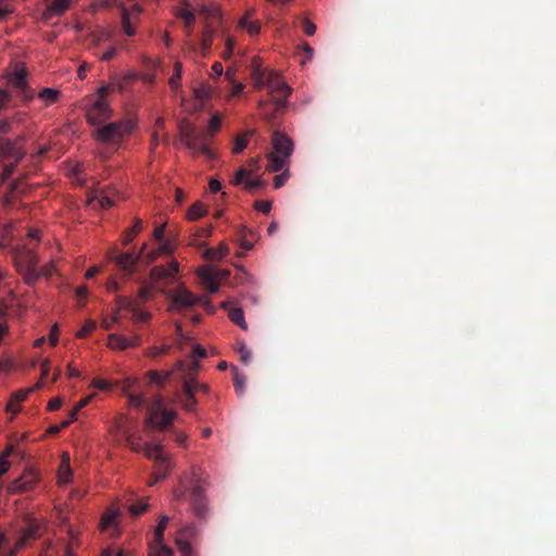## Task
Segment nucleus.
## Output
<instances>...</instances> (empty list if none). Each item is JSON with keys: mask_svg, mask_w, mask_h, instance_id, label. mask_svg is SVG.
<instances>
[{"mask_svg": "<svg viewBox=\"0 0 556 556\" xmlns=\"http://www.w3.org/2000/svg\"><path fill=\"white\" fill-rule=\"evenodd\" d=\"M147 508H148V503L142 501V502L131 504L128 509L132 516H139L142 513H144L147 510Z\"/></svg>", "mask_w": 556, "mask_h": 556, "instance_id": "51", "label": "nucleus"}, {"mask_svg": "<svg viewBox=\"0 0 556 556\" xmlns=\"http://www.w3.org/2000/svg\"><path fill=\"white\" fill-rule=\"evenodd\" d=\"M147 249V243H143L140 251L138 253L134 252H122L117 253L115 250L110 252V260L116 264L118 269L123 271L126 276H131L135 271V267L138 264L139 260L143 255L144 250Z\"/></svg>", "mask_w": 556, "mask_h": 556, "instance_id": "9", "label": "nucleus"}, {"mask_svg": "<svg viewBox=\"0 0 556 556\" xmlns=\"http://www.w3.org/2000/svg\"><path fill=\"white\" fill-rule=\"evenodd\" d=\"M132 128L130 121L103 124L92 131V138L102 144L118 146Z\"/></svg>", "mask_w": 556, "mask_h": 556, "instance_id": "4", "label": "nucleus"}, {"mask_svg": "<svg viewBox=\"0 0 556 556\" xmlns=\"http://www.w3.org/2000/svg\"><path fill=\"white\" fill-rule=\"evenodd\" d=\"M123 440L131 451L143 452L149 459L154 460L156 467V477L149 482V485H154L160 479L165 478L170 468V460L168 456L163 453L162 445H151L149 443L141 445L138 442L137 435L132 431L123 438Z\"/></svg>", "mask_w": 556, "mask_h": 556, "instance_id": "2", "label": "nucleus"}, {"mask_svg": "<svg viewBox=\"0 0 556 556\" xmlns=\"http://www.w3.org/2000/svg\"><path fill=\"white\" fill-rule=\"evenodd\" d=\"M140 13L139 9L135 5L132 7L131 11H129L126 8H123L122 10V29L125 35L128 37H131L136 34V28L131 24V18L134 16H138Z\"/></svg>", "mask_w": 556, "mask_h": 556, "instance_id": "21", "label": "nucleus"}, {"mask_svg": "<svg viewBox=\"0 0 556 556\" xmlns=\"http://www.w3.org/2000/svg\"><path fill=\"white\" fill-rule=\"evenodd\" d=\"M136 78V75L132 73H129L126 75L123 79H118L116 81H112L110 86H102L98 89V97L97 99L105 100L106 94L109 93L110 89H117L119 91L124 90L125 86L134 80Z\"/></svg>", "mask_w": 556, "mask_h": 556, "instance_id": "23", "label": "nucleus"}, {"mask_svg": "<svg viewBox=\"0 0 556 556\" xmlns=\"http://www.w3.org/2000/svg\"><path fill=\"white\" fill-rule=\"evenodd\" d=\"M116 302L119 309L131 311V308L138 305V303H136L135 300H131L126 296H117Z\"/></svg>", "mask_w": 556, "mask_h": 556, "instance_id": "47", "label": "nucleus"}, {"mask_svg": "<svg viewBox=\"0 0 556 556\" xmlns=\"http://www.w3.org/2000/svg\"><path fill=\"white\" fill-rule=\"evenodd\" d=\"M252 131H248L244 134H241L235 138V144L232 148V152L235 154L241 153L248 146L250 136L252 135Z\"/></svg>", "mask_w": 556, "mask_h": 556, "instance_id": "35", "label": "nucleus"}, {"mask_svg": "<svg viewBox=\"0 0 556 556\" xmlns=\"http://www.w3.org/2000/svg\"><path fill=\"white\" fill-rule=\"evenodd\" d=\"M33 389L20 390L12 394L9 403L7 404V410L15 415L18 412L17 405L25 401Z\"/></svg>", "mask_w": 556, "mask_h": 556, "instance_id": "27", "label": "nucleus"}, {"mask_svg": "<svg viewBox=\"0 0 556 556\" xmlns=\"http://www.w3.org/2000/svg\"><path fill=\"white\" fill-rule=\"evenodd\" d=\"M200 14L202 16H204V18H217L219 17V11L218 9L214 8V7H206V5H203L201 9H200Z\"/></svg>", "mask_w": 556, "mask_h": 556, "instance_id": "50", "label": "nucleus"}, {"mask_svg": "<svg viewBox=\"0 0 556 556\" xmlns=\"http://www.w3.org/2000/svg\"><path fill=\"white\" fill-rule=\"evenodd\" d=\"M169 517L162 516L159 520V523L154 530V541L162 543L164 541V530L168 523Z\"/></svg>", "mask_w": 556, "mask_h": 556, "instance_id": "40", "label": "nucleus"}, {"mask_svg": "<svg viewBox=\"0 0 556 556\" xmlns=\"http://www.w3.org/2000/svg\"><path fill=\"white\" fill-rule=\"evenodd\" d=\"M184 382H191L194 394H195V392H202V393H205V394L210 392V386L206 384V383L198 382L195 380V378H188L187 377Z\"/></svg>", "mask_w": 556, "mask_h": 556, "instance_id": "48", "label": "nucleus"}, {"mask_svg": "<svg viewBox=\"0 0 556 556\" xmlns=\"http://www.w3.org/2000/svg\"><path fill=\"white\" fill-rule=\"evenodd\" d=\"M198 276L203 286L206 283H211V281H213L217 278L216 273L208 267L200 268L198 270Z\"/></svg>", "mask_w": 556, "mask_h": 556, "instance_id": "41", "label": "nucleus"}, {"mask_svg": "<svg viewBox=\"0 0 556 556\" xmlns=\"http://www.w3.org/2000/svg\"><path fill=\"white\" fill-rule=\"evenodd\" d=\"M238 353L240 354L241 362L248 365L252 357L251 351L244 344H241L238 349Z\"/></svg>", "mask_w": 556, "mask_h": 556, "instance_id": "57", "label": "nucleus"}, {"mask_svg": "<svg viewBox=\"0 0 556 556\" xmlns=\"http://www.w3.org/2000/svg\"><path fill=\"white\" fill-rule=\"evenodd\" d=\"M12 452V446H10L5 452L0 455V477L4 475L11 467L10 462L8 460L9 455Z\"/></svg>", "mask_w": 556, "mask_h": 556, "instance_id": "45", "label": "nucleus"}, {"mask_svg": "<svg viewBox=\"0 0 556 556\" xmlns=\"http://www.w3.org/2000/svg\"><path fill=\"white\" fill-rule=\"evenodd\" d=\"M254 207L257 211L263 212L264 214H267V213H269V211L271 208V202L258 200V201H255Z\"/></svg>", "mask_w": 556, "mask_h": 556, "instance_id": "59", "label": "nucleus"}, {"mask_svg": "<svg viewBox=\"0 0 556 556\" xmlns=\"http://www.w3.org/2000/svg\"><path fill=\"white\" fill-rule=\"evenodd\" d=\"M128 402L135 408H141L147 403L144 394H128Z\"/></svg>", "mask_w": 556, "mask_h": 556, "instance_id": "44", "label": "nucleus"}, {"mask_svg": "<svg viewBox=\"0 0 556 556\" xmlns=\"http://www.w3.org/2000/svg\"><path fill=\"white\" fill-rule=\"evenodd\" d=\"M271 142L274 147L273 153L281 155L286 159L291 156L293 152V142L288 136L279 131H274Z\"/></svg>", "mask_w": 556, "mask_h": 556, "instance_id": "15", "label": "nucleus"}, {"mask_svg": "<svg viewBox=\"0 0 556 556\" xmlns=\"http://www.w3.org/2000/svg\"><path fill=\"white\" fill-rule=\"evenodd\" d=\"M176 416L177 414L175 410L167 409L164 406L163 396L156 395L148 408L147 424L152 428L165 431L169 429V426Z\"/></svg>", "mask_w": 556, "mask_h": 556, "instance_id": "7", "label": "nucleus"}, {"mask_svg": "<svg viewBox=\"0 0 556 556\" xmlns=\"http://www.w3.org/2000/svg\"><path fill=\"white\" fill-rule=\"evenodd\" d=\"M87 293H88V290H87L86 286H81L76 290V296L79 301V305L85 304V301L87 299Z\"/></svg>", "mask_w": 556, "mask_h": 556, "instance_id": "62", "label": "nucleus"}, {"mask_svg": "<svg viewBox=\"0 0 556 556\" xmlns=\"http://www.w3.org/2000/svg\"><path fill=\"white\" fill-rule=\"evenodd\" d=\"M175 366V370L177 374H180L182 382L186 378H195L198 371L200 370V364L197 359H192L189 364L177 361Z\"/></svg>", "mask_w": 556, "mask_h": 556, "instance_id": "20", "label": "nucleus"}, {"mask_svg": "<svg viewBox=\"0 0 556 556\" xmlns=\"http://www.w3.org/2000/svg\"><path fill=\"white\" fill-rule=\"evenodd\" d=\"M169 298L172 300V308L180 311L182 308H189L202 301V296L194 295L191 291L182 286L169 291Z\"/></svg>", "mask_w": 556, "mask_h": 556, "instance_id": "11", "label": "nucleus"}, {"mask_svg": "<svg viewBox=\"0 0 556 556\" xmlns=\"http://www.w3.org/2000/svg\"><path fill=\"white\" fill-rule=\"evenodd\" d=\"M178 262L172 261L167 267L154 266L150 271V277L153 281H160L166 278H174L178 271Z\"/></svg>", "mask_w": 556, "mask_h": 556, "instance_id": "17", "label": "nucleus"}, {"mask_svg": "<svg viewBox=\"0 0 556 556\" xmlns=\"http://www.w3.org/2000/svg\"><path fill=\"white\" fill-rule=\"evenodd\" d=\"M233 371H235L233 382H235L236 391L239 395H242L243 391H244L245 378H244V376H242L238 372L237 367H233Z\"/></svg>", "mask_w": 556, "mask_h": 556, "instance_id": "46", "label": "nucleus"}, {"mask_svg": "<svg viewBox=\"0 0 556 556\" xmlns=\"http://www.w3.org/2000/svg\"><path fill=\"white\" fill-rule=\"evenodd\" d=\"M175 374H177L175 366L173 369L165 371L149 370L146 374V379L149 383L155 384L159 389H163Z\"/></svg>", "mask_w": 556, "mask_h": 556, "instance_id": "16", "label": "nucleus"}, {"mask_svg": "<svg viewBox=\"0 0 556 556\" xmlns=\"http://www.w3.org/2000/svg\"><path fill=\"white\" fill-rule=\"evenodd\" d=\"M98 201L102 208H109L114 205V200L104 191H101L98 195Z\"/></svg>", "mask_w": 556, "mask_h": 556, "instance_id": "52", "label": "nucleus"}, {"mask_svg": "<svg viewBox=\"0 0 556 556\" xmlns=\"http://www.w3.org/2000/svg\"><path fill=\"white\" fill-rule=\"evenodd\" d=\"M206 206L201 202H195L187 212L189 220H197L206 214Z\"/></svg>", "mask_w": 556, "mask_h": 556, "instance_id": "32", "label": "nucleus"}, {"mask_svg": "<svg viewBox=\"0 0 556 556\" xmlns=\"http://www.w3.org/2000/svg\"><path fill=\"white\" fill-rule=\"evenodd\" d=\"M38 481L37 473L33 470H26L23 476L10 483L8 491L10 493H24L34 489Z\"/></svg>", "mask_w": 556, "mask_h": 556, "instance_id": "14", "label": "nucleus"}, {"mask_svg": "<svg viewBox=\"0 0 556 556\" xmlns=\"http://www.w3.org/2000/svg\"><path fill=\"white\" fill-rule=\"evenodd\" d=\"M179 402L187 412L195 410L198 401L193 393L191 382H182V394L179 396Z\"/></svg>", "mask_w": 556, "mask_h": 556, "instance_id": "19", "label": "nucleus"}, {"mask_svg": "<svg viewBox=\"0 0 556 556\" xmlns=\"http://www.w3.org/2000/svg\"><path fill=\"white\" fill-rule=\"evenodd\" d=\"M40 535V525L34 519H27L26 526L23 529L22 538L17 542V546L23 547L28 543V541L36 540Z\"/></svg>", "mask_w": 556, "mask_h": 556, "instance_id": "18", "label": "nucleus"}, {"mask_svg": "<svg viewBox=\"0 0 556 556\" xmlns=\"http://www.w3.org/2000/svg\"><path fill=\"white\" fill-rule=\"evenodd\" d=\"M141 229H142L141 219L136 218L131 229L125 233L124 239H123V244L124 245L129 244L134 240V238L141 231Z\"/></svg>", "mask_w": 556, "mask_h": 556, "instance_id": "39", "label": "nucleus"}, {"mask_svg": "<svg viewBox=\"0 0 556 556\" xmlns=\"http://www.w3.org/2000/svg\"><path fill=\"white\" fill-rule=\"evenodd\" d=\"M150 295H151V288L148 286H143L139 289L138 299L135 301L139 305V304L146 302L150 298Z\"/></svg>", "mask_w": 556, "mask_h": 556, "instance_id": "56", "label": "nucleus"}, {"mask_svg": "<svg viewBox=\"0 0 556 556\" xmlns=\"http://www.w3.org/2000/svg\"><path fill=\"white\" fill-rule=\"evenodd\" d=\"M118 319H119V315H118V312H117L114 316H112L110 318H104L102 320L101 325H102V327L104 329L110 330V329L113 328L114 324H116L118 321Z\"/></svg>", "mask_w": 556, "mask_h": 556, "instance_id": "60", "label": "nucleus"}, {"mask_svg": "<svg viewBox=\"0 0 556 556\" xmlns=\"http://www.w3.org/2000/svg\"><path fill=\"white\" fill-rule=\"evenodd\" d=\"M111 115L112 110L109 103L102 99H96L86 113L87 122L97 127L105 124L111 118Z\"/></svg>", "mask_w": 556, "mask_h": 556, "instance_id": "10", "label": "nucleus"}, {"mask_svg": "<svg viewBox=\"0 0 556 556\" xmlns=\"http://www.w3.org/2000/svg\"><path fill=\"white\" fill-rule=\"evenodd\" d=\"M161 255L159 249L156 250H152V251H149L146 253V251L143 252V255L141 257H143L148 264H151L153 263L159 256Z\"/></svg>", "mask_w": 556, "mask_h": 556, "instance_id": "61", "label": "nucleus"}, {"mask_svg": "<svg viewBox=\"0 0 556 556\" xmlns=\"http://www.w3.org/2000/svg\"><path fill=\"white\" fill-rule=\"evenodd\" d=\"M111 432L116 437H121L122 439L125 438L128 433H130L131 426L129 424L128 418L124 415H119L118 417H116L111 427Z\"/></svg>", "mask_w": 556, "mask_h": 556, "instance_id": "24", "label": "nucleus"}, {"mask_svg": "<svg viewBox=\"0 0 556 556\" xmlns=\"http://www.w3.org/2000/svg\"><path fill=\"white\" fill-rule=\"evenodd\" d=\"M288 179H289V172H288V169H285L281 174L276 175L274 177L275 188L276 189L281 188L282 186H285V184L287 182Z\"/></svg>", "mask_w": 556, "mask_h": 556, "instance_id": "55", "label": "nucleus"}, {"mask_svg": "<svg viewBox=\"0 0 556 556\" xmlns=\"http://www.w3.org/2000/svg\"><path fill=\"white\" fill-rule=\"evenodd\" d=\"M150 556H173V552L163 542L154 541L150 546Z\"/></svg>", "mask_w": 556, "mask_h": 556, "instance_id": "36", "label": "nucleus"}, {"mask_svg": "<svg viewBox=\"0 0 556 556\" xmlns=\"http://www.w3.org/2000/svg\"><path fill=\"white\" fill-rule=\"evenodd\" d=\"M116 515L113 511H106L101 518V527L102 529H106L111 526H113L115 521Z\"/></svg>", "mask_w": 556, "mask_h": 556, "instance_id": "54", "label": "nucleus"}, {"mask_svg": "<svg viewBox=\"0 0 556 556\" xmlns=\"http://www.w3.org/2000/svg\"><path fill=\"white\" fill-rule=\"evenodd\" d=\"M228 317L233 324L238 325L241 329H248V325L244 320L243 311L241 308H231L228 312Z\"/></svg>", "mask_w": 556, "mask_h": 556, "instance_id": "34", "label": "nucleus"}, {"mask_svg": "<svg viewBox=\"0 0 556 556\" xmlns=\"http://www.w3.org/2000/svg\"><path fill=\"white\" fill-rule=\"evenodd\" d=\"M228 254V248L225 244H219L217 249H206L204 252L205 258L210 261H220Z\"/></svg>", "mask_w": 556, "mask_h": 556, "instance_id": "30", "label": "nucleus"}, {"mask_svg": "<svg viewBox=\"0 0 556 556\" xmlns=\"http://www.w3.org/2000/svg\"><path fill=\"white\" fill-rule=\"evenodd\" d=\"M251 78L255 89L266 88L270 100H261L260 106L265 111L267 105H274V112L270 113L268 118H273L276 113L280 112L287 106V99L291 93V88L282 79L279 73L263 68L256 61L253 62Z\"/></svg>", "mask_w": 556, "mask_h": 556, "instance_id": "1", "label": "nucleus"}, {"mask_svg": "<svg viewBox=\"0 0 556 556\" xmlns=\"http://www.w3.org/2000/svg\"><path fill=\"white\" fill-rule=\"evenodd\" d=\"M251 176L252 169L240 167L231 182L236 186L243 184L244 189L249 192L262 189L265 186L266 182L264 180L261 178L252 179Z\"/></svg>", "mask_w": 556, "mask_h": 556, "instance_id": "13", "label": "nucleus"}, {"mask_svg": "<svg viewBox=\"0 0 556 556\" xmlns=\"http://www.w3.org/2000/svg\"><path fill=\"white\" fill-rule=\"evenodd\" d=\"M194 97L200 101H204L211 97V88L207 86H201L194 89Z\"/></svg>", "mask_w": 556, "mask_h": 556, "instance_id": "53", "label": "nucleus"}, {"mask_svg": "<svg viewBox=\"0 0 556 556\" xmlns=\"http://www.w3.org/2000/svg\"><path fill=\"white\" fill-rule=\"evenodd\" d=\"M53 271H54L53 263L46 264L40 269H38V274H40V277L41 276L50 277L53 274Z\"/></svg>", "mask_w": 556, "mask_h": 556, "instance_id": "64", "label": "nucleus"}, {"mask_svg": "<svg viewBox=\"0 0 556 556\" xmlns=\"http://www.w3.org/2000/svg\"><path fill=\"white\" fill-rule=\"evenodd\" d=\"M14 266L18 274L23 276L25 283L33 286L40 278L38 274V256L29 248L16 247L13 249Z\"/></svg>", "mask_w": 556, "mask_h": 556, "instance_id": "3", "label": "nucleus"}, {"mask_svg": "<svg viewBox=\"0 0 556 556\" xmlns=\"http://www.w3.org/2000/svg\"><path fill=\"white\" fill-rule=\"evenodd\" d=\"M26 74L25 68L16 70L10 78L11 84L17 89L24 91L27 87Z\"/></svg>", "mask_w": 556, "mask_h": 556, "instance_id": "29", "label": "nucleus"}, {"mask_svg": "<svg viewBox=\"0 0 556 556\" xmlns=\"http://www.w3.org/2000/svg\"><path fill=\"white\" fill-rule=\"evenodd\" d=\"M101 556H135V555L131 552L124 551V549H118L116 552V554L114 555L113 551L108 548V549L103 551Z\"/></svg>", "mask_w": 556, "mask_h": 556, "instance_id": "63", "label": "nucleus"}, {"mask_svg": "<svg viewBox=\"0 0 556 556\" xmlns=\"http://www.w3.org/2000/svg\"><path fill=\"white\" fill-rule=\"evenodd\" d=\"M38 97L45 101L47 105H50L59 100L60 91L53 88H43Z\"/></svg>", "mask_w": 556, "mask_h": 556, "instance_id": "33", "label": "nucleus"}, {"mask_svg": "<svg viewBox=\"0 0 556 556\" xmlns=\"http://www.w3.org/2000/svg\"><path fill=\"white\" fill-rule=\"evenodd\" d=\"M182 74V64L180 62H176L174 66V73L169 78V86L172 89L177 90L180 86Z\"/></svg>", "mask_w": 556, "mask_h": 556, "instance_id": "38", "label": "nucleus"}, {"mask_svg": "<svg viewBox=\"0 0 556 556\" xmlns=\"http://www.w3.org/2000/svg\"><path fill=\"white\" fill-rule=\"evenodd\" d=\"M288 164H289V159H286L281 155L273 153V152L267 154L266 169L268 172H271V173L279 172Z\"/></svg>", "mask_w": 556, "mask_h": 556, "instance_id": "26", "label": "nucleus"}, {"mask_svg": "<svg viewBox=\"0 0 556 556\" xmlns=\"http://www.w3.org/2000/svg\"><path fill=\"white\" fill-rule=\"evenodd\" d=\"M72 475L73 473L70 466V456L67 454H64L58 471L59 483H68L72 479Z\"/></svg>", "mask_w": 556, "mask_h": 556, "instance_id": "28", "label": "nucleus"}, {"mask_svg": "<svg viewBox=\"0 0 556 556\" xmlns=\"http://www.w3.org/2000/svg\"><path fill=\"white\" fill-rule=\"evenodd\" d=\"M109 346L111 349L126 350L127 348L137 346L140 344V339L135 337L134 340H129L124 336L112 333L109 336Z\"/></svg>", "mask_w": 556, "mask_h": 556, "instance_id": "22", "label": "nucleus"}, {"mask_svg": "<svg viewBox=\"0 0 556 556\" xmlns=\"http://www.w3.org/2000/svg\"><path fill=\"white\" fill-rule=\"evenodd\" d=\"M201 470L193 467L190 471V480L194 484L190 492V505L192 514L201 519L205 520L208 514V502L205 496L204 488L202 486Z\"/></svg>", "mask_w": 556, "mask_h": 556, "instance_id": "6", "label": "nucleus"}, {"mask_svg": "<svg viewBox=\"0 0 556 556\" xmlns=\"http://www.w3.org/2000/svg\"><path fill=\"white\" fill-rule=\"evenodd\" d=\"M213 35L214 29L210 25H206L201 39V48L204 53L211 49L213 42Z\"/></svg>", "mask_w": 556, "mask_h": 556, "instance_id": "37", "label": "nucleus"}, {"mask_svg": "<svg viewBox=\"0 0 556 556\" xmlns=\"http://www.w3.org/2000/svg\"><path fill=\"white\" fill-rule=\"evenodd\" d=\"M131 318L136 323H143V321H147L149 320L150 318V313L148 312H144V311H141L138 305L135 306L134 308H131Z\"/></svg>", "mask_w": 556, "mask_h": 556, "instance_id": "43", "label": "nucleus"}, {"mask_svg": "<svg viewBox=\"0 0 556 556\" xmlns=\"http://www.w3.org/2000/svg\"><path fill=\"white\" fill-rule=\"evenodd\" d=\"M97 327L96 321L93 320H86L85 325L81 327V329L78 330L77 337L78 338H86L88 337Z\"/></svg>", "mask_w": 556, "mask_h": 556, "instance_id": "49", "label": "nucleus"}, {"mask_svg": "<svg viewBox=\"0 0 556 556\" xmlns=\"http://www.w3.org/2000/svg\"><path fill=\"white\" fill-rule=\"evenodd\" d=\"M182 137L186 147L192 152L193 155H204L208 160L215 157L214 152L208 147V141L211 138L207 131H197L193 128H188L184 131Z\"/></svg>", "mask_w": 556, "mask_h": 556, "instance_id": "8", "label": "nucleus"}, {"mask_svg": "<svg viewBox=\"0 0 556 556\" xmlns=\"http://www.w3.org/2000/svg\"><path fill=\"white\" fill-rule=\"evenodd\" d=\"M302 26H303V31L307 35V36H313L316 31V25L307 20V18H304L303 22H302Z\"/></svg>", "mask_w": 556, "mask_h": 556, "instance_id": "58", "label": "nucleus"}, {"mask_svg": "<svg viewBox=\"0 0 556 556\" xmlns=\"http://www.w3.org/2000/svg\"><path fill=\"white\" fill-rule=\"evenodd\" d=\"M71 0H52L45 13L46 18L64 14L70 8Z\"/></svg>", "mask_w": 556, "mask_h": 556, "instance_id": "25", "label": "nucleus"}, {"mask_svg": "<svg viewBox=\"0 0 556 556\" xmlns=\"http://www.w3.org/2000/svg\"><path fill=\"white\" fill-rule=\"evenodd\" d=\"M199 529L195 523H190L179 530L176 536V545L180 556H195L189 540L195 538Z\"/></svg>", "mask_w": 556, "mask_h": 556, "instance_id": "12", "label": "nucleus"}, {"mask_svg": "<svg viewBox=\"0 0 556 556\" xmlns=\"http://www.w3.org/2000/svg\"><path fill=\"white\" fill-rule=\"evenodd\" d=\"M251 13H248L247 16L241 18L240 26L244 28L251 36H255L261 30V23L258 21H249V16Z\"/></svg>", "mask_w": 556, "mask_h": 556, "instance_id": "31", "label": "nucleus"}, {"mask_svg": "<svg viewBox=\"0 0 556 556\" xmlns=\"http://www.w3.org/2000/svg\"><path fill=\"white\" fill-rule=\"evenodd\" d=\"M222 116L219 114H214L210 119L208 128L205 130L208 132L211 139L219 131Z\"/></svg>", "mask_w": 556, "mask_h": 556, "instance_id": "42", "label": "nucleus"}, {"mask_svg": "<svg viewBox=\"0 0 556 556\" xmlns=\"http://www.w3.org/2000/svg\"><path fill=\"white\" fill-rule=\"evenodd\" d=\"M24 141V136H18L15 140L0 137V161L9 162V164L4 165L2 170L3 181L7 180L13 174L15 166L24 157L25 151L20 146Z\"/></svg>", "mask_w": 556, "mask_h": 556, "instance_id": "5", "label": "nucleus"}]
</instances>
